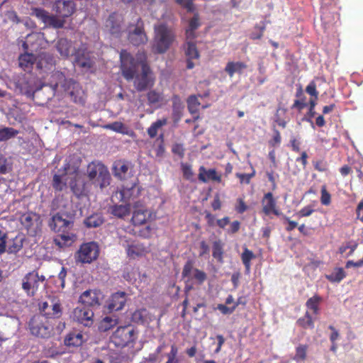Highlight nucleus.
Here are the masks:
<instances>
[{
  "label": "nucleus",
  "mask_w": 363,
  "mask_h": 363,
  "mask_svg": "<svg viewBox=\"0 0 363 363\" xmlns=\"http://www.w3.org/2000/svg\"><path fill=\"white\" fill-rule=\"evenodd\" d=\"M21 94L29 98H33L35 91L40 90L43 86H49L53 95L69 91V95L74 103L84 104V92L78 83L72 79H67L65 75L59 71L53 72L43 77V82L40 86L35 84L34 78H29L25 82L17 84Z\"/></svg>",
  "instance_id": "nucleus-1"
},
{
  "label": "nucleus",
  "mask_w": 363,
  "mask_h": 363,
  "mask_svg": "<svg viewBox=\"0 0 363 363\" xmlns=\"http://www.w3.org/2000/svg\"><path fill=\"white\" fill-rule=\"evenodd\" d=\"M121 70L127 81L134 80L133 84L138 91H143L154 84L152 72L146 63L144 52L138 53L136 59L126 50L120 53Z\"/></svg>",
  "instance_id": "nucleus-2"
},
{
  "label": "nucleus",
  "mask_w": 363,
  "mask_h": 363,
  "mask_svg": "<svg viewBox=\"0 0 363 363\" xmlns=\"http://www.w3.org/2000/svg\"><path fill=\"white\" fill-rule=\"evenodd\" d=\"M86 175L89 182L101 188L109 184L110 174L106 168L100 162H92L89 163L86 169Z\"/></svg>",
  "instance_id": "nucleus-3"
},
{
  "label": "nucleus",
  "mask_w": 363,
  "mask_h": 363,
  "mask_svg": "<svg viewBox=\"0 0 363 363\" xmlns=\"http://www.w3.org/2000/svg\"><path fill=\"white\" fill-rule=\"evenodd\" d=\"M67 174L69 178V186L76 196H79L86 194L90 182L85 181V176L77 167L67 165Z\"/></svg>",
  "instance_id": "nucleus-4"
},
{
  "label": "nucleus",
  "mask_w": 363,
  "mask_h": 363,
  "mask_svg": "<svg viewBox=\"0 0 363 363\" xmlns=\"http://www.w3.org/2000/svg\"><path fill=\"white\" fill-rule=\"evenodd\" d=\"M155 33L153 49L157 53H164L173 43L174 35L169 28L163 24L155 26Z\"/></svg>",
  "instance_id": "nucleus-5"
},
{
  "label": "nucleus",
  "mask_w": 363,
  "mask_h": 363,
  "mask_svg": "<svg viewBox=\"0 0 363 363\" xmlns=\"http://www.w3.org/2000/svg\"><path fill=\"white\" fill-rule=\"evenodd\" d=\"M45 277L40 275L38 271L33 270L27 273L22 279V289L28 296H34L39 288L40 284L43 283Z\"/></svg>",
  "instance_id": "nucleus-6"
},
{
  "label": "nucleus",
  "mask_w": 363,
  "mask_h": 363,
  "mask_svg": "<svg viewBox=\"0 0 363 363\" xmlns=\"http://www.w3.org/2000/svg\"><path fill=\"white\" fill-rule=\"evenodd\" d=\"M99 253V249L96 242L84 243L77 252L76 260L81 263H91L98 257Z\"/></svg>",
  "instance_id": "nucleus-7"
},
{
  "label": "nucleus",
  "mask_w": 363,
  "mask_h": 363,
  "mask_svg": "<svg viewBox=\"0 0 363 363\" xmlns=\"http://www.w3.org/2000/svg\"><path fill=\"white\" fill-rule=\"evenodd\" d=\"M20 221L30 235L35 236L40 231L42 221L40 216L35 213H23L20 218Z\"/></svg>",
  "instance_id": "nucleus-8"
},
{
  "label": "nucleus",
  "mask_w": 363,
  "mask_h": 363,
  "mask_svg": "<svg viewBox=\"0 0 363 363\" xmlns=\"http://www.w3.org/2000/svg\"><path fill=\"white\" fill-rule=\"evenodd\" d=\"M112 337L116 345L124 347L135 342L136 334L131 326H123L116 329Z\"/></svg>",
  "instance_id": "nucleus-9"
},
{
  "label": "nucleus",
  "mask_w": 363,
  "mask_h": 363,
  "mask_svg": "<svg viewBox=\"0 0 363 363\" xmlns=\"http://www.w3.org/2000/svg\"><path fill=\"white\" fill-rule=\"evenodd\" d=\"M135 24H130L128 28V38L134 45L145 44L147 38L143 30V23L140 18H137Z\"/></svg>",
  "instance_id": "nucleus-10"
},
{
  "label": "nucleus",
  "mask_w": 363,
  "mask_h": 363,
  "mask_svg": "<svg viewBox=\"0 0 363 363\" xmlns=\"http://www.w3.org/2000/svg\"><path fill=\"white\" fill-rule=\"evenodd\" d=\"M31 15L42 21L46 26H51L55 28H62L65 23V20L51 15L45 10L40 8L32 9Z\"/></svg>",
  "instance_id": "nucleus-11"
},
{
  "label": "nucleus",
  "mask_w": 363,
  "mask_h": 363,
  "mask_svg": "<svg viewBox=\"0 0 363 363\" xmlns=\"http://www.w3.org/2000/svg\"><path fill=\"white\" fill-rule=\"evenodd\" d=\"M29 328L33 335L43 338L50 337L52 332L50 326L44 323L40 316H34L30 319Z\"/></svg>",
  "instance_id": "nucleus-12"
},
{
  "label": "nucleus",
  "mask_w": 363,
  "mask_h": 363,
  "mask_svg": "<svg viewBox=\"0 0 363 363\" xmlns=\"http://www.w3.org/2000/svg\"><path fill=\"white\" fill-rule=\"evenodd\" d=\"M49 226L55 232L65 233L72 228L73 222L70 218H65L62 215L57 213L50 219Z\"/></svg>",
  "instance_id": "nucleus-13"
},
{
  "label": "nucleus",
  "mask_w": 363,
  "mask_h": 363,
  "mask_svg": "<svg viewBox=\"0 0 363 363\" xmlns=\"http://www.w3.org/2000/svg\"><path fill=\"white\" fill-rule=\"evenodd\" d=\"M140 194L138 186L135 183H133L130 186H123L122 189L117 191L113 195V200H119L123 201H129L137 198Z\"/></svg>",
  "instance_id": "nucleus-14"
},
{
  "label": "nucleus",
  "mask_w": 363,
  "mask_h": 363,
  "mask_svg": "<svg viewBox=\"0 0 363 363\" xmlns=\"http://www.w3.org/2000/svg\"><path fill=\"white\" fill-rule=\"evenodd\" d=\"M40 312L48 318L59 317L61 307L58 300L49 298L39 305Z\"/></svg>",
  "instance_id": "nucleus-15"
},
{
  "label": "nucleus",
  "mask_w": 363,
  "mask_h": 363,
  "mask_svg": "<svg viewBox=\"0 0 363 363\" xmlns=\"http://www.w3.org/2000/svg\"><path fill=\"white\" fill-rule=\"evenodd\" d=\"M53 10L62 18L70 16L75 11V4L72 1L58 0L55 2Z\"/></svg>",
  "instance_id": "nucleus-16"
},
{
  "label": "nucleus",
  "mask_w": 363,
  "mask_h": 363,
  "mask_svg": "<svg viewBox=\"0 0 363 363\" xmlns=\"http://www.w3.org/2000/svg\"><path fill=\"white\" fill-rule=\"evenodd\" d=\"M127 301L125 292H116L111 295L107 301V308L109 312L118 311L124 307Z\"/></svg>",
  "instance_id": "nucleus-17"
},
{
  "label": "nucleus",
  "mask_w": 363,
  "mask_h": 363,
  "mask_svg": "<svg viewBox=\"0 0 363 363\" xmlns=\"http://www.w3.org/2000/svg\"><path fill=\"white\" fill-rule=\"evenodd\" d=\"M93 311L85 307H77L73 311V318L85 326L92 323Z\"/></svg>",
  "instance_id": "nucleus-18"
},
{
  "label": "nucleus",
  "mask_w": 363,
  "mask_h": 363,
  "mask_svg": "<svg viewBox=\"0 0 363 363\" xmlns=\"http://www.w3.org/2000/svg\"><path fill=\"white\" fill-rule=\"evenodd\" d=\"M102 294L99 291L87 290L80 296V301L90 306L99 305L100 300L102 298Z\"/></svg>",
  "instance_id": "nucleus-19"
},
{
  "label": "nucleus",
  "mask_w": 363,
  "mask_h": 363,
  "mask_svg": "<svg viewBox=\"0 0 363 363\" xmlns=\"http://www.w3.org/2000/svg\"><path fill=\"white\" fill-rule=\"evenodd\" d=\"M67 165L65 167L62 172L59 171L57 174H55L53 177L52 186L57 191L64 190L67 185H69V175L67 174Z\"/></svg>",
  "instance_id": "nucleus-20"
},
{
  "label": "nucleus",
  "mask_w": 363,
  "mask_h": 363,
  "mask_svg": "<svg viewBox=\"0 0 363 363\" xmlns=\"http://www.w3.org/2000/svg\"><path fill=\"white\" fill-rule=\"evenodd\" d=\"M127 254L130 258L145 255L150 251L149 246L140 242L133 243L126 249Z\"/></svg>",
  "instance_id": "nucleus-21"
},
{
  "label": "nucleus",
  "mask_w": 363,
  "mask_h": 363,
  "mask_svg": "<svg viewBox=\"0 0 363 363\" xmlns=\"http://www.w3.org/2000/svg\"><path fill=\"white\" fill-rule=\"evenodd\" d=\"M150 214L143 206L136 203L132 217L134 225H142L150 218Z\"/></svg>",
  "instance_id": "nucleus-22"
},
{
  "label": "nucleus",
  "mask_w": 363,
  "mask_h": 363,
  "mask_svg": "<svg viewBox=\"0 0 363 363\" xmlns=\"http://www.w3.org/2000/svg\"><path fill=\"white\" fill-rule=\"evenodd\" d=\"M56 47L60 54L65 57H67L69 55L75 56V53L77 52L75 48L72 45L71 42L68 41L65 38L60 39Z\"/></svg>",
  "instance_id": "nucleus-23"
},
{
  "label": "nucleus",
  "mask_w": 363,
  "mask_h": 363,
  "mask_svg": "<svg viewBox=\"0 0 363 363\" xmlns=\"http://www.w3.org/2000/svg\"><path fill=\"white\" fill-rule=\"evenodd\" d=\"M75 61L77 65L84 68H91L94 64V60L89 56V53L85 50H79L75 53Z\"/></svg>",
  "instance_id": "nucleus-24"
},
{
  "label": "nucleus",
  "mask_w": 363,
  "mask_h": 363,
  "mask_svg": "<svg viewBox=\"0 0 363 363\" xmlns=\"http://www.w3.org/2000/svg\"><path fill=\"white\" fill-rule=\"evenodd\" d=\"M199 179L204 183L208 181L220 182L221 176L218 174L217 172L213 169L207 170L203 167H201L199 168Z\"/></svg>",
  "instance_id": "nucleus-25"
},
{
  "label": "nucleus",
  "mask_w": 363,
  "mask_h": 363,
  "mask_svg": "<svg viewBox=\"0 0 363 363\" xmlns=\"http://www.w3.org/2000/svg\"><path fill=\"white\" fill-rule=\"evenodd\" d=\"M263 211L265 214L269 215L271 213H274L275 215H279V213L276 210V201L273 198L272 193L269 192L266 194L262 199Z\"/></svg>",
  "instance_id": "nucleus-26"
},
{
  "label": "nucleus",
  "mask_w": 363,
  "mask_h": 363,
  "mask_svg": "<svg viewBox=\"0 0 363 363\" xmlns=\"http://www.w3.org/2000/svg\"><path fill=\"white\" fill-rule=\"evenodd\" d=\"M54 64V57L49 53L42 52L38 57L37 67L40 69L50 70Z\"/></svg>",
  "instance_id": "nucleus-27"
},
{
  "label": "nucleus",
  "mask_w": 363,
  "mask_h": 363,
  "mask_svg": "<svg viewBox=\"0 0 363 363\" xmlns=\"http://www.w3.org/2000/svg\"><path fill=\"white\" fill-rule=\"evenodd\" d=\"M200 26L199 18L198 14L190 20L189 26L186 30V40H193L196 38L195 30Z\"/></svg>",
  "instance_id": "nucleus-28"
},
{
  "label": "nucleus",
  "mask_w": 363,
  "mask_h": 363,
  "mask_svg": "<svg viewBox=\"0 0 363 363\" xmlns=\"http://www.w3.org/2000/svg\"><path fill=\"white\" fill-rule=\"evenodd\" d=\"M74 240V235L69 233L68 230L65 233H62L57 238H55V242L60 247L70 245Z\"/></svg>",
  "instance_id": "nucleus-29"
},
{
  "label": "nucleus",
  "mask_w": 363,
  "mask_h": 363,
  "mask_svg": "<svg viewBox=\"0 0 363 363\" xmlns=\"http://www.w3.org/2000/svg\"><path fill=\"white\" fill-rule=\"evenodd\" d=\"M148 102L150 105L155 107H160L166 100L160 92L152 90L147 95Z\"/></svg>",
  "instance_id": "nucleus-30"
},
{
  "label": "nucleus",
  "mask_w": 363,
  "mask_h": 363,
  "mask_svg": "<svg viewBox=\"0 0 363 363\" xmlns=\"http://www.w3.org/2000/svg\"><path fill=\"white\" fill-rule=\"evenodd\" d=\"M246 68V65L241 62H229L227 63L225 71L230 77L235 73H241Z\"/></svg>",
  "instance_id": "nucleus-31"
},
{
  "label": "nucleus",
  "mask_w": 363,
  "mask_h": 363,
  "mask_svg": "<svg viewBox=\"0 0 363 363\" xmlns=\"http://www.w3.org/2000/svg\"><path fill=\"white\" fill-rule=\"evenodd\" d=\"M104 128L123 135H132L133 134L123 123L118 121L106 124Z\"/></svg>",
  "instance_id": "nucleus-32"
},
{
  "label": "nucleus",
  "mask_w": 363,
  "mask_h": 363,
  "mask_svg": "<svg viewBox=\"0 0 363 363\" xmlns=\"http://www.w3.org/2000/svg\"><path fill=\"white\" fill-rule=\"evenodd\" d=\"M84 342L83 335L80 333H70L65 340V343L67 346L79 347Z\"/></svg>",
  "instance_id": "nucleus-33"
},
{
  "label": "nucleus",
  "mask_w": 363,
  "mask_h": 363,
  "mask_svg": "<svg viewBox=\"0 0 363 363\" xmlns=\"http://www.w3.org/2000/svg\"><path fill=\"white\" fill-rule=\"evenodd\" d=\"M36 60L35 57L32 54H23L18 58L19 66L24 70L29 69Z\"/></svg>",
  "instance_id": "nucleus-34"
},
{
  "label": "nucleus",
  "mask_w": 363,
  "mask_h": 363,
  "mask_svg": "<svg viewBox=\"0 0 363 363\" xmlns=\"http://www.w3.org/2000/svg\"><path fill=\"white\" fill-rule=\"evenodd\" d=\"M130 211V206L128 204L114 205L111 208V214L120 218L128 215Z\"/></svg>",
  "instance_id": "nucleus-35"
},
{
  "label": "nucleus",
  "mask_w": 363,
  "mask_h": 363,
  "mask_svg": "<svg viewBox=\"0 0 363 363\" xmlns=\"http://www.w3.org/2000/svg\"><path fill=\"white\" fill-rule=\"evenodd\" d=\"M104 220L100 213H94L87 217L84 223L88 228H97L100 226Z\"/></svg>",
  "instance_id": "nucleus-36"
},
{
  "label": "nucleus",
  "mask_w": 363,
  "mask_h": 363,
  "mask_svg": "<svg viewBox=\"0 0 363 363\" xmlns=\"http://www.w3.org/2000/svg\"><path fill=\"white\" fill-rule=\"evenodd\" d=\"M129 169V164L123 162H118L115 164L114 166V174L115 176L118 177L121 179H125V176Z\"/></svg>",
  "instance_id": "nucleus-37"
},
{
  "label": "nucleus",
  "mask_w": 363,
  "mask_h": 363,
  "mask_svg": "<svg viewBox=\"0 0 363 363\" xmlns=\"http://www.w3.org/2000/svg\"><path fill=\"white\" fill-rule=\"evenodd\" d=\"M346 274L342 268H335L334 270L330 274L326 275V278L332 281V282H340L345 277Z\"/></svg>",
  "instance_id": "nucleus-38"
},
{
  "label": "nucleus",
  "mask_w": 363,
  "mask_h": 363,
  "mask_svg": "<svg viewBox=\"0 0 363 363\" xmlns=\"http://www.w3.org/2000/svg\"><path fill=\"white\" fill-rule=\"evenodd\" d=\"M191 40H186L185 54L189 59H197L199 57V52L196 45Z\"/></svg>",
  "instance_id": "nucleus-39"
},
{
  "label": "nucleus",
  "mask_w": 363,
  "mask_h": 363,
  "mask_svg": "<svg viewBox=\"0 0 363 363\" xmlns=\"http://www.w3.org/2000/svg\"><path fill=\"white\" fill-rule=\"evenodd\" d=\"M118 323V320L116 318L113 317H105L99 325V330L101 331H107L110 330L112 327L115 326Z\"/></svg>",
  "instance_id": "nucleus-40"
},
{
  "label": "nucleus",
  "mask_w": 363,
  "mask_h": 363,
  "mask_svg": "<svg viewBox=\"0 0 363 363\" xmlns=\"http://www.w3.org/2000/svg\"><path fill=\"white\" fill-rule=\"evenodd\" d=\"M167 120H158L153 123L150 127L147 129V133L150 138H155L158 132V130L160 129L163 125H166Z\"/></svg>",
  "instance_id": "nucleus-41"
},
{
  "label": "nucleus",
  "mask_w": 363,
  "mask_h": 363,
  "mask_svg": "<svg viewBox=\"0 0 363 363\" xmlns=\"http://www.w3.org/2000/svg\"><path fill=\"white\" fill-rule=\"evenodd\" d=\"M242 261L247 272L250 271V261L255 258V255L247 248H245L242 255Z\"/></svg>",
  "instance_id": "nucleus-42"
},
{
  "label": "nucleus",
  "mask_w": 363,
  "mask_h": 363,
  "mask_svg": "<svg viewBox=\"0 0 363 363\" xmlns=\"http://www.w3.org/2000/svg\"><path fill=\"white\" fill-rule=\"evenodd\" d=\"M18 131L12 128H0V141L9 140L15 137L18 134Z\"/></svg>",
  "instance_id": "nucleus-43"
},
{
  "label": "nucleus",
  "mask_w": 363,
  "mask_h": 363,
  "mask_svg": "<svg viewBox=\"0 0 363 363\" xmlns=\"http://www.w3.org/2000/svg\"><path fill=\"white\" fill-rule=\"evenodd\" d=\"M115 19L116 16L114 15L110 16L109 18L106 20V27L112 34L116 35L120 30V25L119 23L115 24Z\"/></svg>",
  "instance_id": "nucleus-44"
},
{
  "label": "nucleus",
  "mask_w": 363,
  "mask_h": 363,
  "mask_svg": "<svg viewBox=\"0 0 363 363\" xmlns=\"http://www.w3.org/2000/svg\"><path fill=\"white\" fill-rule=\"evenodd\" d=\"M320 301V297L317 296H314L310 298L306 302V306L308 309L312 311L314 314H318L319 311L318 306Z\"/></svg>",
  "instance_id": "nucleus-45"
},
{
  "label": "nucleus",
  "mask_w": 363,
  "mask_h": 363,
  "mask_svg": "<svg viewBox=\"0 0 363 363\" xmlns=\"http://www.w3.org/2000/svg\"><path fill=\"white\" fill-rule=\"evenodd\" d=\"M188 108L191 113H195L198 111L200 102L196 96H190L187 100Z\"/></svg>",
  "instance_id": "nucleus-46"
},
{
  "label": "nucleus",
  "mask_w": 363,
  "mask_h": 363,
  "mask_svg": "<svg viewBox=\"0 0 363 363\" xmlns=\"http://www.w3.org/2000/svg\"><path fill=\"white\" fill-rule=\"evenodd\" d=\"M184 108L182 101L178 96H174L172 98V108L174 114L179 116Z\"/></svg>",
  "instance_id": "nucleus-47"
},
{
  "label": "nucleus",
  "mask_w": 363,
  "mask_h": 363,
  "mask_svg": "<svg viewBox=\"0 0 363 363\" xmlns=\"http://www.w3.org/2000/svg\"><path fill=\"white\" fill-rule=\"evenodd\" d=\"M298 323L305 328H313L314 327L313 319L308 311L303 318L298 320Z\"/></svg>",
  "instance_id": "nucleus-48"
},
{
  "label": "nucleus",
  "mask_w": 363,
  "mask_h": 363,
  "mask_svg": "<svg viewBox=\"0 0 363 363\" xmlns=\"http://www.w3.org/2000/svg\"><path fill=\"white\" fill-rule=\"evenodd\" d=\"M307 346L299 345L296 347L294 359L297 362L303 361L306 357Z\"/></svg>",
  "instance_id": "nucleus-49"
},
{
  "label": "nucleus",
  "mask_w": 363,
  "mask_h": 363,
  "mask_svg": "<svg viewBox=\"0 0 363 363\" xmlns=\"http://www.w3.org/2000/svg\"><path fill=\"white\" fill-rule=\"evenodd\" d=\"M11 169V164L9 160L3 156H0V174L8 173Z\"/></svg>",
  "instance_id": "nucleus-50"
},
{
  "label": "nucleus",
  "mask_w": 363,
  "mask_h": 363,
  "mask_svg": "<svg viewBox=\"0 0 363 363\" xmlns=\"http://www.w3.org/2000/svg\"><path fill=\"white\" fill-rule=\"evenodd\" d=\"M255 175V169H252L251 174L237 173L236 177L240 179V183L250 184L251 179Z\"/></svg>",
  "instance_id": "nucleus-51"
},
{
  "label": "nucleus",
  "mask_w": 363,
  "mask_h": 363,
  "mask_svg": "<svg viewBox=\"0 0 363 363\" xmlns=\"http://www.w3.org/2000/svg\"><path fill=\"white\" fill-rule=\"evenodd\" d=\"M192 276L200 284H202L206 279V273L198 269H194L193 270Z\"/></svg>",
  "instance_id": "nucleus-52"
},
{
  "label": "nucleus",
  "mask_w": 363,
  "mask_h": 363,
  "mask_svg": "<svg viewBox=\"0 0 363 363\" xmlns=\"http://www.w3.org/2000/svg\"><path fill=\"white\" fill-rule=\"evenodd\" d=\"M222 254H223V250H222V247H221L220 242H215L213 243V257H215V258H216L218 259H221Z\"/></svg>",
  "instance_id": "nucleus-53"
},
{
  "label": "nucleus",
  "mask_w": 363,
  "mask_h": 363,
  "mask_svg": "<svg viewBox=\"0 0 363 363\" xmlns=\"http://www.w3.org/2000/svg\"><path fill=\"white\" fill-rule=\"evenodd\" d=\"M320 201L322 204L325 206H328L330 203V195L327 191L326 188L325 186H323L321 189V198Z\"/></svg>",
  "instance_id": "nucleus-54"
},
{
  "label": "nucleus",
  "mask_w": 363,
  "mask_h": 363,
  "mask_svg": "<svg viewBox=\"0 0 363 363\" xmlns=\"http://www.w3.org/2000/svg\"><path fill=\"white\" fill-rule=\"evenodd\" d=\"M237 306V303L232 307H228L223 304H218L217 309H218L223 314L228 315L233 313Z\"/></svg>",
  "instance_id": "nucleus-55"
},
{
  "label": "nucleus",
  "mask_w": 363,
  "mask_h": 363,
  "mask_svg": "<svg viewBox=\"0 0 363 363\" xmlns=\"http://www.w3.org/2000/svg\"><path fill=\"white\" fill-rule=\"evenodd\" d=\"M182 170L183 176L186 179H191L193 176L191 167L187 164H182Z\"/></svg>",
  "instance_id": "nucleus-56"
},
{
  "label": "nucleus",
  "mask_w": 363,
  "mask_h": 363,
  "mask_svg": "<svg viewBox=\"0 0 363 363\" xmlns=\"http://www.w3.org/2000/svg\"><path fill=\"white\" fill-rule=\"evenodd\" d=\"M314 212V209L311 206H307L301 208L297 215L299 217H308L310 216Z\"/></svg>",
  "instance_id": "nucleus-57"
},
{
  "label": "nucleus",
  "mask_w": 363,
  "mask_h": 363,
  "mask_svg": "<svg viewBox=\"0 0 363 363\" xmlns=\"http://www.w3.org/2000/svg\"><path fill=\"white\" fill-rule=\"evenodd\" d=\"M176 2L182 7L186 9L188 11L191 12L194 11L192 0H176Z\"/></svg>",
  "instance_id": "nucleus-58"
},
{
  "label": "nucleus",
  "mask_w": 363,
  "mask_h": 363,
  "mask_svg": "<svg viewBox=\"0 0 363 363\" xmlns=\"http://www.w3.org/2000/svg\"><path fill=\"white\" fill-rule=\"evenodd\" d=\"M306 91L311 95L317 98L318 91H316V84L314 81L311 82L308 85L306 88Z\"/></svg>",
  "instance_id": "nucleus-59"
},
{
  "label": "nucleus",
  "mask_w": 363,
  "mask_h": 363,
  "mask_svg": "<svg viewBox=\"0 0 363 363\" xmlns=\"http://www.w3.org/2000/svg\"><path fill=\"white\" fill-rule=\"evenodd\" d=\"M194 269L193 268V266L191 263H186L184 267L182 276L184 277H190L191 275H193Z\"/></svg>",
  "instance_id": "nucleus-60"
},
{
  "label": "nucleus",
  "mask_w": 363,
  "mask_h": 363,
  "mask_svg": "<svg viewBox=\"0 0 363 363\" xmlns=\"http://www.w3.org/2000/svg\"><path fill=\"white\" fill-rule=\"evenodd\" d=\"M314 167L318 172H325L328 170V164L323 160H319L315 162Z\"/></svg>",
  "instance_id": "nucleus-61"
},
{
  "label": "nucleus",
  "mask_w": 363,
  "mask_h": 363,
  "mask_svg": "<svg viewBox=\"0 0 363 363\" xmlns=\"http://www.w3.org/2000/svg\"><path fill=\"white\" fill-rule=\"evenodd\" d=\"M22 247V243L21 240H16L13 245L9 247V252L10 253H15L18 252Z\"/></svg>",
  "instance_id": "nucleus-62"
},
{
  "label": "nucleus",
  "mask_w": 363,
  "mask_h": 363,
  "mask_svg": "<svg viewBox=\"0 0 363 363\" xmlns=\"http://www.w3.org/2000/svg\"><path fill=\"white\" fill-rule=\"evenodd\" d=\"M285 112V111L284 109H281V108H279L277 111V114H276V119H275V121L276 123L279 125V126H281L283 128H284L286 126V122L281 119L280 118V114L282 113H284Z\"/></svg>",
  "instance_id": "nucleus-63"
},
{
  "label": "nucleus",
  "mask_w": 363,
  "mask_h": 363,
  "mask_svg": "<svg viewBox=\"0 0 363 363\" xmlns=\"http://www.w3.org/2000/svg\"><path fill=\"white\" fill-rule=\"evenodd\" d=\"M6 234L0 230V254L4 252L6 250Z\"/></svg>",
  "instance_id": "nucleus-64"
}]
</instances>
